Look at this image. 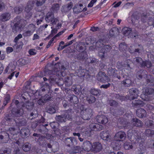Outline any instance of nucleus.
Masks as SVG:
<instances>
[{
	"label": "nucleus",
	"instance_id": "50",
	"mask_svg": "<svg viewBox=\"0 0 154 154\" xmlns=\"http://www.w3.org/2000/svg\"><path fill=\"white\" fill-rule=\"evenodd\" d=\"M154 91V89L152 88H146L145 90V94L146 95H151L153 93Z\"/></svg>",
	"mask_w": 154,
	"mask_h": 154
},
{
	"label": "nucleus",
	"instance_id": "46",
	"mask_svg": "<svg viewBox=\"0 0 154 154\" xmlns=\"http://www.w3.org/2000/svg\"><path fill=\"white\" fill-rule=\"evenodd\" d=\"M56 84L59 86H62L64 83V82L62 78H57L55 79Z\"/></svg>",
	"mask_w": 154,
	"mask_h": 154
},
{
	"label": "nucleus",
	"instance_id": "25",
	"mask_svg": "<svg viewBox=\"0 0 154 154\" xmlns=\"http://www.w3.org/2000/svg\"><path fill=\"white\" fill-rule=\"evenodd\" d=\"M76 49L79 52H84L86 49L85 44L84 42H79L77 44L76 46Z\"/></svg>",
	"mask_w": 154,
	"mask_h": 154
},
{
	"label": "nucleus",
	"instance_id": "6",
	"mask_svg": "<svg viewBox=\"0 0 154 154\" xmlns=\"http://www.w3.org/2000/svg\"><path fill=\"white\" fill-rule=\"evenodd\" d=\"M126 137V135L124 132L119 131L116 134L114 139L117 141H122L125 139Z\"/></svg>",
	"mask_w": 154,
	"mask_h": 154
},
{
	"label": "nucleus",
	"instance_id": "63",
	"mask_svg": "<svg viewBox=\"0 0 154 154\" xmlns=\"http://www.w3.org/2000/svg\"><path fill=\"white\" fill-rule=\"evenodd\" d=\"M25 12L26 13L25 14V18L27 20L29 19L32 17L33 13L32 11Z\"/></svg>",
	"mask_w": 154,
	"mask_h": 154
},
{
	"label": "nucleus",
	"instance_id": "40",
	"mask_svg": "<svg viewBox=\"0 0 154 154\" xmlns=\"http://www.w3.org/2000/svg\"><path fill=\"white\" fill-rule=\"evenodd\" d=\"M38 131L42 133H45L48 131V129L43 125H40L39 127Z\"/></svg>",
	"mask_w": 154,
	"mask_h": 154
},
{
	"label": "nucleus",
	"instance_id": "48",
	"mask_svg": "<svg viewBox=\"0 0 154 154\" xmlns=\"http://www.w3.org/2000/svg\"><path fill=\"white\" fill-rule=\"evenodd\" d=\"M145 125L148 127L154 128V122L150 120H148L145 123Z\"/></svg>",
	"mask_w": 154,
	"mask_h": 154
},
{
	"label": "nucleus",
	"instance_id": "20",
	"mask_svg": "<svg viewBox=\"0 0 154 154\" xmlns=\"http://www.w3.org/2000/svg\"><path fill=\"white\" fill-rule=\"evenodd\" d=\"M83 5L82 4H76L73 8L75 14H78L82 11Z\"/></svg>",
	"mask_w": 154,
	"mask_h": 154
},
{
	"label": "nucleus",
	"instance_id": "43",
	"mask_svg": "<svg viewBox=\"0 0 154 154\" xmlns=\"http://www.w3.org/2000/svg\"><path fill=\"white\" fill-rule=\"evenodd\" d=\"M131 30V29L125 27L122 29L123 33L124 35L128 36L130 33Z\"/></svg>",
	"mask_w": 154,
	"mask_h": 154
},
{
	"label": "nucleus",
	"instance_id": "52",
	"mask_svg": "<svg viewBox=\"0 0 154 154\" xmlns=\"http://www.w3.org/2000/svg\"><path fill=\"white\" fill-rule=\"evenodd\" d=\"M112 47L109 45H105L103 46V48L102 49V51L105 52H107L109 51L112 49Z\"/></svg>",
	"mask_w": 154,
	"mask_h": 154
},
{
	"label": "nucleus",
	"instance_id": "13",
	"mask_svg": "<svg viewBox=\"0 0 154 154\" xmlns=\"http://www.w3.org/2000/svg\"><path fill=\"white\" fill-rule=\"evenodd\" d=\"M96 119L97 122L99 123L105 124L108 122L107 118L103 115H98Z\"/></svg>",
	"mask_w": 154,
	"mask_h": 154
},
{
	"label": "nucleus",
	"instance_id": "5",
	"mask_svg": "<svg viewBox=\"0 0 154 154\" xmlns=\"http://www.w3.org/2000/svg\"><path fill=\"white\" fill-rule=\"evenodd\" d=\"M92 109L89 108L83 110L81 112L82 118L84 120L89 119L92 115Z\"/></svg>",
	"mask_w": 154,
	"mask_h": 154
},
{
	"label": "nucleus",
	"instance_id": "58",
	"mask_svg": "<svg viewBox=\"0 0 154 154\" xmlns=\"http://www.w3.org/2000/svg\"><path fill=\"white\" fill-rule=\"evenodd\" d=\"M103 45V40L100 39L96 43V46L97 48L102 47Z\"/></svg>",
	"mask_w": 154,
	"mask_h": 154
},
{
	"label": "nucleus",
	"instance_id": "26",
	"mask_svg": "<svg viewBox=\"0 0 154 154\" xmlns=\"http://www.w3.org/2000/svg\"><path fill=\"white\" fill-rule=\"evenodd\" d=\"M132 125L136 127H141L143 124V122L140 120L137 119H133L131 122Z\"/></svg>",
	"mask_w": 154,
	"mask_h": 154
},
{
	"label": "nucleus",
	"instance_id": "35",
	"mask_svg": "<svg viewBox=\"0 0 154 154\" xmlns=\"http://www.w3.org/2000/svg\"><path fill=\"white\" fill-rule=\"evenodd\" d=\"M143 102L141 100H135L132 102V105L134 107L137 108L142 105Z\"/></svg>",
	"mask_w": 154,
	"mask_h": 154
},
{
	"label": "nucleus",
	"instance_id": "12",
	"mask_svg": "<svg viewBox=\"0 0 154 154\" xmlns=\"http://www.w3.org/2000/svg\"><path fill=\"white\" fill-rule=\"evenodd\" d=\"M35 140L36 141L39 145L43 147H46L47 144V140L45 139V137L41 136L38 138H35Z\"/></svg>",
	"mask_w": 154,
	"mask_h": 154
},
{
	"label": "nucleus",
	"instance_id": "41",
	"mask_svg": "<svg viewBox=\"0 0 154 154\" xmlns=\"http://www.w3.org/2000/svg\"><path fill=\"white\" fill-rule=\"evenodd\" d=\"M31 145L28 143H26L22 146V149L25 152H28L30 150Z\"/></svg>",
	"mask_w": 154,
	"mask_h": 154
},
{
	"label": "nucleus",
	"instance_id": "47",
	"mask_svg": "<svg viewBox=\"0 0 154 154\" xmlns=\"http://www.w3.org/2000/svg\"><path fill=\"white\" fill-rule=\"evenodd\" d=\"M127 45L124 42L122 43L119 45V50L121 51H124L127 48Z\"/></svg>",
	"mask_w": 154,
	"mask_h": 154
},
{
	"label": "nucleus",
	"instance_id": "59",
	"mask_svg": "<svg viewBox=\"0 0 154 154\" xmlns=\"http://www.w3.org/2000/svg\"><path fill=\"white\" fill-rule=\"evenodd\" d=\"M146 146L151 148H154V143L153 142V140H150L148 141L146 143Z\"/></svg>",
	"mask_w": 154,
	"mask_h": 154
},
{
	"label": "nucleus",
	"instance_id": "8",
	"mask_svg": "<svg viewBox=\"0 0 154 154\" xmlns=\"http://www.w3.org/2000/svg\"><path fill=\"white\" fill-rule=\"evenodd\" d=\"M72 56L75 59L82 61L84 60L88 57L87 53L85 52H82L78 54H77L75 53H73Z\"/></svg>",
	"mask_w": 154,
	"mask_h": 154
},
{
	"label": "nucleus",
	"instance_id": "22",
	"mask_svg": "<svg viewBox=\"0 0 154 154\" xmlns=\"http://www.w3.org/2000/svg\"><path fill=\"white\" fill-rule=\"evenodd\" d=\"M67 97L69 101L72 103L76 104L79 102L77 97L74 94H69L68 95Z\"/></svg>",
	"mask_w": 154,
	"mask_h": 154
},
{
	"label": "nucleus",
	"instance_id": "14",
	"mask_svg": "<svg viewBox=\"0 0 154 154\" xmlns=\"http://www.w3.org/2000/svg\"><path fill=\"white\" fill-rule=\"evenodd\" d=\"M141 16V14L139 13H135L133 14V18L132 20V23L134 25L136 26V27H138V23H139L138 20Z\"/></svg>",
	"mask_w": 154,
	"mask_h": 154
},
{
	"label": "nucleus",
	"instance_id": "64",
	"mask_svg": "<svg viewBox=\"0 0 154 154\" xmlns=\"http://www.w3.org/2000/svg\"><path fill=\"white\" fill-rule=\"evenodd\" d=\"M16 45H15L16 46V48L18 50V51H19L22 48V46L23 45V43L22 42H19L16 44Z\"/></svg>",
	"mask_w": 154,
	"mask_h": 154
},
{
	"label": "nucleus",
	"instance_id": "36",
	"mask_svg": "<svg viewBox=\"0 0 154 154\" xmlns=\"http://www.w3.org/2000/svg\"><path fill=\"white\" fill-rule=\"evenodd\" d=\"M119 29L116 27H113L109 31V35L111 37L113 36L118 34Z\"/></svg>",
	"mask_w": 154,
	"mask_h": 154
},
{
	"label": "nucleus",
	"instance_id": "21",
	"mask_svg": "<svg viewBox=\"0 0 154 154\" xmlns=\"http://www.w3.org/2000/svg\"><path fill=\"white\" fill-rule=\"evenodd\" d=\"M137 116L139 118H143L146 116V110L142 108L138 109L136 111Z\"/></svg>",
	"mask_w": 154,
	"mask_h": 154
},
{
	"label": "nucleus",
	"instance_id": "31",
	"mask_svg": "<svg viewBox=\"0 0 154 154\" xmlns=\"http://www.w3.org/2000/svg\"><path fill=\"white\" fill-rule=\"evenodd\" d=\"M108 73L109 76L112 77H115L116 76L117 71L115 68L110 67L108 68Z\"/></svg>",
	"mask_w": 154,
	"mask_h": 154
},
{
	"label": "nucleus",
	"instance_id": "61",
	"mask_svg": "<svg viewBox=\"0 0 154 154\" xmlns=\"http://www.w3.org/2000/svg\"><path fill=\"white\" fill-rule=\"evenodd\" d=\"M88 60L89 63L92 64H95L98 61L97 59L95 58H90L88 59Z\"/></svg>",
	"mask_w": 154,
	"mask_h": 154
},
{
	"label": "nucleus",
	"instance_id": "37",
	"mask_svg": "<svg viewBox=\"0 0 154 154\" xmlns=\"http://www.w3.org/2000/svg\"><path fill=\"white\" fill-rule=\"evenodd\" d=\"M121 83L125 87H130L132 84L131 81L129 79H126L121 82Z\"/></svg>",
	"mask_w": 154,
	"mask_h": 154
},
{
	"label": "nucleus",
	"instance_id": "15",
	"mask_svg": "<svg viewBox=\"0 0 154 154\" xmlns=\"http://www.w3.org/2000/svg\"><path fill=\"white\" fill-rule=\"evenodd\" d=\"M92 147L93 145L89 141L86 140L83 143L82 149H84L85 151L88 152L91 150Z\"/></svg>",
	"mask_w": 154,
	"mask_h": 154
},
{
	"label": "nucleus",
	"instance_id": "18",
	"mask_svg": "<svg viewBox=\"0 0 154 154\" xmlns=\"http://www.w3.org/2000/svg\"><path fill=\"white\" fill-rule=\"evenodd\" d=\"M20 133L22 137L23 138H27L30 134L29 129L26 128L21 129L20 131Z\"/></svg>",
	"mask_w": 154,
	"mask_h": 154
},
{
	"label": "nucleus",
	"instance_id": "51",
	"mask_svg": "<svg viewBox=\"0 0 154 154\" xmlns=\"http://www.w3.org/2000/svg\"><path fill=\"white\" fill-rule=\"evenodd\" d=\"M53 99V96L51 94H46L43 97V99H44L45 101H51Z\"/></svg>",
	"mask_w": 154,
	"mask_h": 154
},
{
	"label": "nucleus",
	"instance_id": "33",
	"mask_svg": "<svg viewBox=\"0 0 154 154\" xmlns=\"http://www.w3.org/2000/svg\"><path fill=\"white\" fill-rule=\"evenodd\" d=\"M152 63L150 61L147 60L143 61L140 67L144 68H145L146 67L149 68H150L152 66Z\"/></svg>",
	"mask_w": 154,
	"mask_h": 154
},
{
	"label": "nucleus",
	"instance_id": "24",
	"mask_svg": "<svg viewBox=\"0 0 154 154\" xmlns=\"http://www.w3.org/2000/svg\"><path fill=\"white\" fill-rule=\"evenodd\" d=\"M82 151V148L79 146H74L72 147L69 151L70 153L75 154L77 153H81Z\"/></svg>",
	"mask_w": 154,
	"mask_h": 154
},
{
	"label": "nucleus",
	"instance_id": "4",
	"mask_svg": "<svg viewBox=\"0 0 154 154\" xmlns=\"http://www.w3.org/2000/svg\"><path fill=\"white\" fill-rule=\"evenodd\" d=\"M45 19L47 23L51 22L53 25H55L58 21V20L54 17V14L52 12H49L47 13L45 17Z\"/></svg>",
	"mask_w": 154,
	"mask_h": 154
},
{
	"label": "nucleus",
	"instance_id": "42",
	"mask_svg": "<svg viewBox=\"0 0 154 154\" xmlns=\"http://www.w3.org/2000/svg\"><path fill=\"white\" fill-rule=\"evenodd\" d=\"M86 100L89 103L91 104L95 102L96 99L95 97L90 95L87 97Z\"/></svg>",
	"mask_w": 154,
	"mask_h": 154
},
{
	"label": "nucleus",
	"instance_id": "19",
	"mask_svg": "<svg viewBox=\"0 0 154 154\" xmlns=\"http://www.w3.org/2000/svg\"><path fill=\"white\" fill-rule=\"evenodd\" d=\"M92 148L94 152H97L101 151L102 149V146L101 143L99 142H96L93 143Z\"/></svg>",
	"mask_w": 154,
	"mask_h": 154
},
{
	"label": "nucleus",
	"instance_id": "2",
	"mask_svg": "<svg viewBox=\"0 0 154 154\" xmlns=\"http://www.w3.org/2000/svg\"><path fill=\"white\" fill-rule=\"evenodd\" d=\"M128 138L132 141H138L141 138L140 134L138 131L134 129L130 130L128 133Z\"/></svg>",
	"mask_w": 154,
	"mask_h": 154
},
{
	"label": "nucleus",
	"instance_id": "10",
	"mask_svg": "<svg viewBox=\"0 0 154 154\" xmlns=\"http://www.w3.org/2000/svg\"><path fill=\"white\" fill-rule=\"evenodd\" d=\"M35 3V1L34 0H29L24 9L25 12H29L32 11Z\"/></svg>",
	"mask_w": 154,
	"mask_h": 154
},
{
	"label": "nucleus",
	"instance_id": "23",
	"mask_svg": "<svg viewBox=\"0 0 154 154\" xmlns=\"http://www.w3.org/2000/svg\"><path fill=\"white\" fill-rule=\"evenodd\" d=\"M73 3L70 2L68 4L63 6L61 8V11L63 13H66L71 9Z\"/></svg>",
	"mask_w": 154,
	"mask_h": 154
},
{
	"label": "nucleus",
	"instance_id": "3",
	"mask_svg": "<svg viewBox=\"0 0 154 154\" xmlns=\"http://www.w3.org/2000/svg\"><path fill=\"white\" fill-rule=\"evenodd\" d=\"M129 95H127L125 98L127 99L130 100H133L137 98L140 94V91L136 88H132L129 91Z\"/></svg>",
	"mask_w": 154,
	"mask_h": 154
},
{
	"label": "nucleus",
	"instance_id": "34",
	"mask_svg": "<svg viewBox=\"0 0 154 154\" xmlns=\"http://www.w3.org/2000/svg\"><path fill=\"white\" fill-rule=\"evenodd\" d=\"M45 111L50 114H53L55 112L56 110L55 107L52 106H48L45 108Z\"/></svg>",
	"mask_w": 154,
	"mask_h": 154
},
{
	"label": "nucleus",
	"instance_id": "7",
	"mask_svg": "<svg viewBox=\"0 0 154 154\" xmlns=\"http://www.w3.org/2000/svg\"><path fill=\"white\" fill-rule=\"evenodd\" d=\"M97 80L101 82H105L107 81L108 79V77L106 75V74L103 72H100L97 75Z\"/></svg>",
	"mask_w": 154,
	"mask_h": 154
},
{
	"label": "nucleus",
	"instance_id": "60",
	"mask_svg": "<svg viewBox=\"0 0 154 154\" xmlns=\"http://www.w3.org/2000/svg\"><path fill=\"white\" fill-rule=\"evenodd\" d=\"M46 0H36V5L38 7L42 5L45 3Z\"/></svg>",
	"mask_w": 154,
	"mask_h": 154
},
{
	"label": "nucleus",
	"instance_id": "28",
	"mask_svg": "<svg viewBox=\"0 0 154 154\" xmlns=\"http://www.w3.org/2000/svg\"><path fill=\"white\" fill-rule=\"evenodd\" d=\"M17 125L19 126H24L26 124V122L24 119L19 118L15 121Z\"/></svg>",
	"mask_w": 154,
	"mask_h": 154
},
{
	"label": "nucleus",
	"instance_id": "32",
	"mask_svg": "<svg viewBox=\"0 0 154 154\" xmlns=\"http://www.w3.org/2000/svg\"><path fill=\"white\" fill-rule=\"evenodd\" d=\"M72 79L71 77H67L65 78L64 84L66 86L69 87L72 85Z\"/></svg>",
	"mask_w": 154,
	"mask_h": 154
},
{
	"label": "nucleus",
	"instance_id": "38",
	"mask_svg": "<svg viewBox=\"0 0 154 154\" xmlns=\"http://www.w3.org/2000/svg\"><path fill=\"white\" fill-rule=\"evenodd\" d=\"M143 60L142 59L139 57H137L133 59V63L134 64L139 65L141 66V64Z\"/></svg>",
	"mask_w": 154,
	"mask_h": 154
},
{
	"label": "nucleus",
	"instance_id": "29",
	"mask_svg": "<svg viewBox=\"0 0 154 154\" xmlns=\"http://www.w3.org/2000/svg\"><path fill=\"white\" fill-rule=\"evenodd\" d=\"M145 135L149 137H154V130L147 129L144 132Z\"/></svg>",
	"mask_w": 154,
	"mask_h": 154
},
{
	"label": "nucleus",
	"instance_id": "17",
	"mask_svg": "<svg viewBox=\"0 0 154 154\" xmlns=\"http://www.w3.org/2000/svg\"><path fill=\"white\" fill-rule=\"evenodd\" d=\"M11 17L10 14L9 12H5L0 15V20L2 22H5L9 20Z\"/></svg>",
	"mask_w": 154,
	"mask_h": 154
},
{
	"label": "nucleus",
	"instance_id": "53",
	"mask_svg": "<svg viewBox=\"0 0 154 154\" xmlns=\"http://www.w3.org/2000/svg\"><path fill=\"white\" fill-rule=\"evenodd\" d=\"M27 63V61L23 58L20 59L17 61L18 64L20 66L25 65Z\"/></svg>",
	"mask_w": 154,
	"mask_h": 154
},
{
	"label": "nucleus",
	"instance_id": "39",
	"mask_svg": "<svg viewBox=\"0 0 154 154\" xmlns=\"http://www.w3.org/2000/svg\"><path fill=\"white\" fill-rule=\"evenodd\" d=\"M53 72L51 70H46L45 71V73L46 74H49V75H51L50 76L49 79V81L50 82H51L52 81H55V79H57V78H55V76L52 75V73Z\"/></svg>",
	"mask_w": 154,
	"mask_h": 154
},
{
	"label": "nucleus",
	"instance_id": "9",
	"mask_svg": "<svg viewBox=\"0 0 154 154\" xmlns=\"http://www.w3.org/2000/svg\"><path fill=\"white\" fill-rule=\"evenodd\" d=\"M100 137L103 140L107 141H110L111 136L108 130H105L102 131L100 134Z\"/></svg>",
	"mask_w": 154,
	"mask_h": 154
},
{
	"label": "nucleus",
	"instance_id": "27",
	"mask_svg": "<svg viewBox=\"0 0 154 154\" xmlns=\"http://www.w3.org/2000/svg\"><path fill=\"white\" fill-rule=\"evenodd\" d=\"M74 140L73 137H68L65 139L64 142L67 146H72L73 145V141H75Z\"/></svg>",
	"mask_w": 154,
	"mask_h": 154
},
{
	"label": "nucleus",
	"instance_id": "16",
	"mask_svg": "<svg viewBox=\"0 0 154 154\" xmlns=\"http://www.w3.org/2000/svg\"><path fill=\"white\" fill-rule=\"evenodd\" d=\"M90 127L92 130L95 131H99L103 128V127L102 125L97 123H93L90 125Z\"/></svg>",
	"mask_w": 154,
	"mask_h": 154
},
{
	"label": "nucleus",
	"instance_id": "55",
	"mask_svg": "<svg viewBox=\"0 0 154 154\" xmlns=\"http://www.w3.org/2000/svg\"><path fill=\"white\" fill-rule=\"evenodd\" d=\"M124 147L125 149H132L133 147L131 143L127 142H125L124 143Z\"/></svg>",
	"mask_w": 154,
	"mask_h": 154
},
{
	"label": "nucleus",
	"instance_id": "56",
	"mask_svg": "<svg viewBox=\"0 0 154 154\" xmlns=\"http://www.w3.org/2000/svg\"><path fill=\"white\" fill-rule=\"evenodd\" d=\"M23 9L22 6L16 7L14 8V11L17 14H18L21 12Z\"/></svg>",
	"mask_w": 154,
	"mask_h": 154
},
{
	"label": "nucleus",
	"instance_id": "44",
	"mask_svg": "<svg viewBox=\"0 0 154 154\" xmlns=\"http://www.w3.org/2000/svg\"><path fill=\"white\" fill-rule=\"evenodd\" d=\"M56 119L57 121L60 122H65L66 120V119L63 115H59L56 116Z\"/></svg>",
	"mask_w": 154,
	"mask_h": 154
},
{
	"label": "nucleus",
	"instance_id": "30",
	"mask_svg": "<svg viewBox=\"0 0 154 154\" xmlns=\"http://www.w3.org/2000/svg\"><path fill=\"white\" fill-rule=\"evenodd\" d=\"M72 109H69L67 110H65V113L63 115L64 116L66 119L68 120L72 118Z\"/></svg>",
	"mask_w": 154,
	"mask_h": 154
},
{
	"label": "nucleus",
	"instance_id": "54",
	"mask_svg": "<svg viewBox=\"0 0 154 154\" xmlns=\"http://www.w3.org/2000/svg\"><path fill=\"white\" fill-rule=\"evenodd\" d=\"M100 91L98 89H97L95 88L92 89L90 91V92L91 94L97 96L98 95H100L99 93Z\"/></svg>",
	"mask_w": 154,
	"mask_h": 154
},
{
	"label": "nucleus",
	"instance_id": "62",
	"mask_svg": "<svg viewBox=\"0 0 154 154\" xmlns=\"http://www.w3.org/2000/svg\"><path fill=\"white\" fill-rule=\"evenodd\" d=\"M33 32V30L32 31L31 30H28L25 32L23 34V35L24 36H30L31 35Z\"/></svg>",
	"mask_w": 154,
	"mask_h": 154
},
{
	"label": "nucleus",
	"instance_id": "1",
	"mask_svg": "<svg viewBox=\"0 0 154 154\" xmlns=\"http://www.w3.org/2000/svg\"><path fill=\"white\" fill-rule=\"evenodd\" d=\"M17 22L12 27L13 32H17L21 28L24 27L28 24V22L23 19H20V17H17L15 19Z\"/></svg>",
	"mask_w": 154,
	"mask_h": 154
},
{
	"label": "nucleus",
	"instance_id": "11",
	"mask_svg": "<svg viewBox=\"0 0 154 154\" xmlns=\"http://www.w3.org/2000/svg\"><path fill=\"white\" fill-rule=\"evenodd\" d=\"M24 113L23 108L19 109H14L11 111L12 115L15 117H20L23 115Z\"/></svg>",
	"mask_w": 154,
	"mask_h": 154
},
{
	"label": "nucleus",
	"instance_id": "57",
	"mask_svg": "<svg viewBox=\"0 0 154 154\" xmlns=\"http://www.w3.org/2000/svg\"><path fill=\"white\" fill-rule=\"evenodd\" d=\"M141 20L143 23L146 22L147 20H148L149 17H148L147 15L146 14H143L142 15H141Z\"/></svg>",
	"mask_w": 154,
	"mask_h": 154
},
{
	"label": "nucleus",
	"instance_id": "49",
	"mask_svg": "<svg viewBox=\"0 0 154 154\" xmlns=\"http://www.w3.org/2000/svg\"><path fill=\"white\" fill-rule=\"evenodd\" d=\"M15 116L12 115V114H10L8 115L5 117L6 120L8 121L9 122H11V121H15L16 120H15L14 118V117Z\"/></svg>",
	"mask_w": 154,
	"mask_h": 154
},
{
	"label": "nucleus",
	"instance_id": "45",
	"mask_svg": "<svg viewBox=\"0 0 154 154\" xmlns=\"http://www.w3.org/2000/svg\"><path fill=\"white\" fill-rule=\"evenodd\" d=\"M26 108L29 110H30L33 109L34 107V103L32 101H28L26 104Z\"/></svg>",
	"mask_w": 154,
	"mask_h": 154
}]
</instances>
